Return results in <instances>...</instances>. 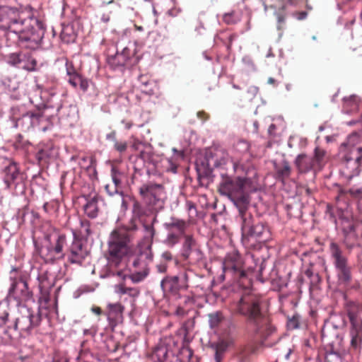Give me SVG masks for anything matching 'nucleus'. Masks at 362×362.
<instances>
[{
  "mask_svg": "<svg viewBox=\"0 0 362 362\" xmlns=\"http://www.w3.org/2000/svg\"><path fill=\"white\" fill-rule=\"evenodd\" d=\"M133 216L130 226L127 228H117L111 234L108 241V250L106 255L110 264L117 267L122 259L129 252L130 237L129 230L137 228L136 219H141L145 214L146 210L137 200H134L132 206Z\"/></svg>",
  "mask_w": 362,
  "mask_h": 362,
  "instance_id": "f257e3e1",
  "label": "nucleus"
},
{
  "mask_svg": "<svg viewBox=\"0 0 362 362\" xmlns=\"http://www.w3.org/2000/svg\"><path fill=\"white\" fill-rule=\"evenodd\" d=\"M16 13L14 9L0 6V29L7 31L6 40L11 43H18L20 46L30 49H36L42 39V33L25 32L24 21H18L13 17Z\"/></svg>",
  "mask_w": 362,
  "mask_h": 362,
  "instance_id": "f03ea898",
  "label": "nucleus"
},
{
  "mask_svg": "<svg viewBox=\"0 0 362 362\" xmlns=\"http://www.w3.org/2000/svg\"><path fill=\"white\" fill-rule=\"evenodd\" d=\"M334 212V207L327 204L326 214L336 223L337 228L341 231L346 247L351 249L357 245L358 241V228L359 221L354 216L349 208L345 209H337L338 219L335 218Z\"/></svg>",
  "mask_w": 362,
  "mask_h": 362,
  "instance_id": "7ed1b4c3",
  "label": "nucleus"
},
{
  "mask_svg": "<svg viewBox=\"0 0 362 362\" xmlns=\"http://www.w3.org/2000/svg\"><path fill=\"white\" fill-rule=\"evenodd\" d=\"M262 298L250 291L245 290L238 300L231 303L235 314L245 317L251 326H259L265 316L262 311Z\"/></svg>",
  "mask_w": 362,
  "mask_h": 362,
  "instance_id": "20e7f679",
  "label": "nucleus"
},
{
  "mask_svg": "<svg viewBox=\"0 0 362 362\" xmlns=\"http://www.w3.org/2000/svg\"><path fill=\"white\" fill-rule=\"evenodd\" d=\"M241 220L242 242L250 247L255 243H266L271 239L269 228L262 223H255L253 216L246 210L240 214Z\"/></svg>",
  "mask_w": 362,
  "mask_h": 362,
  "instance_id": "39448f33",
  "label": "nucleus"
},
{
  "mask_svg": "<svg viewBox=\"0 0 362 362\" xmlns=\"http://www.w3.org/2000/svg\"><path fill=\"white\" fill-rule=\"evenodd\" d=\"M247 180L242 177L226 178L219 185V192L228 198L238 208L239 214L247 210L249 195L245 191Z\"/></svg>",
  "mask_w": 362,
  "mask_h": 362,
  "instance_id": "423d86ee",
  "label": "nucleus"
},
{
  "mask_svg": "<svg viewBox=\"0 0 362 362\" xmlns=\"http://www.w3.org/2000/svg\"><path fill=\"white\" fill-rule=\"evenodd\" d=\"M34 245L36 252L39 255L47 259L63 258V248L66 244V237L64 234L56 233L54 234H47L45 236L43 245H40L38 242L34 240Z\"/></svg>",
  "mask_w": 362,
  "mask_h": 362,
  "instance_id": "0eeeda50",
  "label": "nucleus"
},
{
  "mask_svg": "<svg viewBox=\"0 0 362 362\" xmlns=\"http://www.w3.org/2000/svg\"><path fill=\"white\" fill-rule=\"evenodd\" d=\"M223 270L225 275L231 276L245 288H247L251 286V279L247 271L245 269L243 259L239 253L233 252L226 256L223 262Z\"/></svg>",
  "mask_w": 362,
  "mask_h": 362,
  "instance_id": "6e6552de",
  "label": "nucleus"
},
{
  "mask_svg": "<svg viewBox=\"0 0 362 362\" xmlns=\"http://www.w3.org/2000/svg\"><path fill=\"white\" fill-rule=\"evenodd\" d=\"M139 193L150 209L158 211L164 207L167 193L163 185L148 182L139 188Z\"/></svg>",
  "mask_w": 362,
  "mask_h": 362,
  "instance_id": "1a4fd4ad",
  "label": "nucleus"
},
{
  "mask_svg": "<svg viewBox=\"0 0 362 362\" xmlns=\"http://www.w3.org/2000/svg\"><path fill=\"white\" fill-rule=\"evenodd\" d=\"M152 261L153 254L150 246L129 258V262L134 269V272L130 277L133 282H140L148 275L149 264Z\"/></svg>",
  "mask_w": 362,
  "mask_h": 362,
  "instance_id": "9d476101",
  "label": "nucleus"
},
{
  "mask_svg": "<svg viewBox=\"0 0 362 362\" xmlns=\"http://www.w3.org/2000/svg\"><path fill=\"white\" fill-rule=\"evenodd\" d=\"M341 155L340 172L348 180L359 174L362 160V147L351 149Z\"/></svg>",
  "mask_w": 362,
  "mask_h": 362,
  "instance_id": "9b49d317",
  "label": "nucleus"
},
{
  "mask_svg": "<svg viewBox=\"0 0 362 362\" xmlns=\"http://www.w3.org/2000/svg\"><path fill=\"white\" fill-rule=\"evenodd\" d=\"M329 251L337 270L339 280L344 284L349 283L351 279V273L347 258L343 255L339 245L334 242L330 243Z\"/></svg>",
  "mask_w": 362,
  "mask_h": 362,
  "instance_id": "f8f14e48",
  "label": "nucleus"
},
{
  "mask_svg": "<svg viewBox=\"0 0 362 362\" xmlns=\"http://www.w3.org/2000/svg\"><path fill=\"white\" fill-rule=\"evenodd\" d=\"M41 314L38 312L34 313L30 309L25 310L18 317L14 324V331H19L21 336H26L31 331L38 327L41 322Z\"/></svg>",
  "mask_w": 362,
  "mask_h": 362,
  "instance_id": "ddd939ff",
  "label": "nucleus"
},
{
  "mask_svg": "<svg viewBox=\"0 0 362 362\" xmlns=\"http://www.w3.org/2000/svg\"><path fill=\"white\" fill-rule=\"evenodd\" d=\"M182 257L189 264H196L203 259V253L197 240L192 235H185L182 247Z\"/></svg>",
  "mask_w": 362,
  "mask_h": 362,
  "instance_id": "4468645a",
  "label": "nucleus"
},
{
  "mask_svg": "<svg viewBox=\"0 0 362 362\" xmlns=\"http://www.w3.org/2000/svg\"><path fill=\"white\" fill-rule=\"evenodd\" d=\"M74 240L69 249L68 259L72 264H81L87 257L88 252L81 241L76 238L74 233Z\"/></svg>",
  "mask_w": 362,
  "mask_h": 362,
  "instance_id": "2eb2a0df",
  "label": "nucleus"
},
{
  "mask_svg": "<svg viewBox=\"0 0 362 362\" xmlns=\"http://www.w3.org/2000/svg\"><path fill=\"white\" fill-rule=\"evenodd\" d=\"M253 332L258 336L263 343L276 333V327L270 323L269 318L264 317V322H261L259 326L252 325Z\"/></svg>",
  "mask_w": 362,
  "mask_h": 362,
  "instance_id": "dca6fc26",
  "label": "nucleus"
},
{
  "mask_svg": "<svg viewBox=\"0 0 362 362\" xmlns=\"http://www.w3.org/2000/svg\"><path fill=\"white\" fill-rule=\"evenodd\" d=\"M345 308L351 326L356 327V325H362V318L361 317L362 306L356 302L348 301L346 303Z\"/></svg>",
  "mask_w": 362,
  "mask_h": 362,
  "instance_id": "f3484780",
  "label": "nucleus"
},
{
  "mask_svg": "<svg viewBox=\"0 0 362 362\" xmlns=\"http://www.w3.org/2000/svg\"><path fill=\"white\" fill-rule=\"evenodd\" d=\"M160 287L165 293L173 295L179 293L182 290L180 285V277L178 276H166L160 282Z\"/></svg>",
  "mask_w": 362,
  "mask_h": 362,
  "instance_id": "a211bd4d",
  "label": "nucleus"
},
{
  "mask_svg": "<svg viewBox=\"0 0 362 362\" xmlns=\"http://www.w3.org/2000/svg\"><path fill=\"white\" fill-rule=\"evenodd\" d=\"M362 137V128L358 131L352 132L347 137L346 142L343 143L340 146V153H346L351 149H356L358 148V144L361 141Z\"/></svg>",
  "mask_w": 362,
  "mask_h": 362,
  "instance_id": "6ab92c4d",
  "label": "nucleus"
},
{
  "mask_svg": "<svg viewBox=\"0 0 362 362\" xmlns=\"http://www.w3.org/2000/svg\"><path fill=\"white\" fill-rule=\"evenodd\" d=\"M4 182L6 185V189H10L19 175V169L15 162H10L4 170Z\"/></svg>",
  "mask_w": 362,
  "mask_h": 362,
  "instance_id": "aec40b11",
  "label": "nucleus"
},
{
  "mask_svg": "<svg viewBox=\"0 0 362 362\" xmlns=\"http://www.w3.org/2000/svg\"><path fill=\"white\" fill-rule=\"evenodd\" d=\"M107 319L110 324L115 325L117 322L122 318V314L124 307L119 303H109L107 305Z\"/></svg>",
  "mask_w": 362,
  "mask_h": 362,
  "instance_id": "412c9836",
  "label": "nucleus"
},
{
  "mask_svg": "<svg viewBox=\"0 0 362 362\" xmlns=\"http://www.w3.org/2000/svg\"><path fill=\"white\" fill-rule=\"evenodd\" d=\"M295 165L300 173H305L310 170L316 171L312 158L306 154H299L296 160Z\"/></svg>",
  "mask_w": 362,
  "mask_h": 362,
  "instance_id": "4be33fe9",
  "label": "nucleus"
},
{
  "mask_svg": "<svg viewBox=\"0 0 362 362\" xmlns=\"http://www.w3.org/2000/svg\"><path fill=\"white\" fill-rule=\"evenodd\" d=\"M311 158L316 171L321 170L329 159L326 151L320 147L315 148L314 155Z\"/></svg>",
  "mask_w": 362,
  "mask_h": 362,
  "instance_id": "5701e85b",
  "label": "nucleus"
},
{
  "mask_svg": "<svg viewBox=\"0 0 362 362\" xmlns=\"http://www.w3.org/2000/svg\"><path fill=\"white\" fill-rule=\"evenodd\" d=\"M233 344V340L230 338L224 339L219 341L215 346V360L216 362H221L224 353L228 347Z\"/></svg>",
  "mask_w": 362,
  "mask_h": 362,
  "instance_id": "b1692460",
  "label": "nucleus"
},
{
  "mask_svg": "<svg viewBox=\"0 0 362 362\" xmlns=\"http://www.w3.org/2000/svg\"><path fill=\"white\" fill-rule=\"evenodd\" d=\"M317 264L322 266V260L318 258L317 264L310 263L309 267L305 271V274L310 279V284L313 285L317 284L321 281L319 272L316 269Z\"/></svg>",
  "mask_w": 362,
  "mask_h": 362,
  "instance_id": "393cba45",
  "label": "nucleus"
},
{
  "mask_svg": "<svg viewBox=\"0 0 362 362\" xmlns=\"http://www.w3.org/2000/svg\"><path fill=\"white\" fill-rule=\"evenodd\" d=\"M68 82L71 86H73L75 88L79 86L81 90H83V92H86L89 87L88 80L84 78L78 72L69 77Z\"/></svg>",
  "mask_w": 362,
  "mask_h": 362,
  "instance_id": "a878e982",
  "label": "nucleus"
},
{
  "mask_svg": "<svg viewBox=\"0 0 362 362\" xmlns=\"http://www.w3.org/2000/svg\"><path fill=\"white\" fill-rule=\"evenodd\" d=\"M276 177L277 179L284 181L288 178L291 173V168L288 162L284 160L279 164H275L274 165Z\"/></svg>",
  "mask_w": 362,
  "mask_h": 362,
  "instance_id": "bb28decb",
  "label": "nucleus"
},
{
  "mask_svg": "<svg viewBox=\"0 0 362 362\" xmlns=\"http://www.w3.org/2000/svg\"><path fill=\"white\" fill-rule=\"evenodd\" d=\"M165 227L168 231L173 230L176 233L185 235L187 223L185 221L173 218L170 222L166 223Z\"/></svg>",
  "mask_w": 362,
  "mask_h": 362,
  "instance_id": "cd10ccee",
  "label": "nucleus"
},
{
  "mask_svg": "<svg viewBox=\"0 0 362 362\" xmlns=\"http://www.w3.org/2000/svg\"><path fill=\"white\" fill-rule=\"evenodd\" d=\"M351 346L354 349H358L362 342V325L351 327L350 329Z\"/></svg>",
  "mask_w": 362,
  "mask_h": 362,
  "instance_id": "c85d7f7f",
  "label": "nucleus"
},
{
  "mask_svg": "<svg viewBox=\"0 0 362 362\" xmlns=\"http://www.w3.org/2000/svg\"><path fill=\"white\" fill-rule=\"evenodd\" d=\"M348 195L351 197L362 199V188H351L349 190L339 188V194L336 199L337 201L344 199L346 202Z\"/></svg>",
  "mask_w": 362,
  "mask_h": 362,
  "instance_id": "c756f323",
  "label": "nucleus"
},
{
  "mask_svg": "<svg viewBox=\"0 0 362 362\" xmlns=\"http://www.w3.org/2000/svg\"><path fill=\"white\" fill-rule=\"evenodd\" d=\"M45 110L46 107H43L35 112H28L23 116V118L28 117L31 119L32 125L37 124L42 119L48 118V116L45 115Z\"/></svg>",
  "mask_w": 362,
  "mask_h": 362,
  "instance_id": "7c9ffc66",
  "label": "nucleus"
},
{
  "mask_svg": "<svg viewBox=\"0 0 362 362\" xmlns=\"http://www.w3.org/2000/svg\"><path fill=\"white\" fill-rule=\"evenodd\" d=\"M38 279L40 281L39 287L42 294L40 299H43L45 302H47L49 300L48 289L51 288L53 284L48 282L47 278L45 275H40Z\"/></svg>",
  "mask_w": 362,
  "mask_h": 362,
  "instance_id": "2f4dec72",
  "label": "nucleus"
},
{
  "mask_svg": "<svg viewBox=\"0 0 362 362\" xmlns=\"http://www.w3.org/2000/svg\"><path fill=\"white\" fill-rule=\"evenodd\" d=\"M84 211L91 218H94L98 216V207L96 198L94 197L87 202L84 206Z\"/></svg>",
  "mask_w": 362,
  "mask_h": 362,
  "instance_id": "473e14b6",
  "label": "nucleus"
},
{
  "mask_svg": "<svg viewBox=\"0 0 362 362\" xmlns=\"http://www.w3.org/2000/svg\"><path fill=\"white\" fill-rule=\"evenodd\" d=\"M116 292L119 294H127L133 298L134 303L135 298H137L140 293V291L137 288L127 287L124 284H119L116 286Z\"/></svg>",
  "mask_w": 362,
  "mask_h": 362,
  "instance_id": "72a5a7b5",
  "label": "nucleus"
},
{
  "mask_svg": "<svg viewBox=\"0 0 362 362\" xmlns=\"http://www.w3.org/2000/svg\"><path fill=\"white\" fill-rule=\"evenodd\" d=\"M241 19V13L239 11L233 10L223 15L222 20L227 25H234Z\"/></svg>",
  "mask_w": 362,
  "mask_h": 362,
  "instance_id": "f704fd0d",
  "label": "nucleus"
},
{
  "mask_svg": "<svg viewBox=\"0 0 362 362\" xmlns=\"http://www.w3.org/2000/svg\"><path fill=\"white\" fill-rule=\"evenodd\" d=\"M52 153L53 148L49 146H46L37 151L36 158L40 163H47L52 157Z\"/></svg>",
  "mask_w": 362,
  "mask_h": 362,
  "instance_id": "c9c22d12",
  "label": "nucleus"
},
{
  "mask_svg": "<svg viewBox=\"0 0 362 362\" xmlns=\"http://www.w3.org/2000/svg\"><path fill=\"white\" fill-rule=\"evenodd\" d=\"M157 221L156 216H154L151 223H143V226L145 231V238L148 240L151 243L153 241V237L156 234V230L153 227V224Z\"/></svg>",
  "mask_w": 362,
  "mask_h": 362,
  "instance_id": "e433bc0d",
  "label": "nucleus"
},
{
  "mask_svg": "<svg viewBox=\"0 0 362 362\" xmlns=\"http://www.w3.org/2000/svg\"><path fill=\"white\" fill-rule=\"evenodd\" d=\"M125 57H124L122 54H119V52H117L114 56L109 57L108 62L110 65L114 68L124 66L127 62Z\"/></svg>",
  "mask_w": 362,
  "mask_h": 362,
  "instance_id": "4c0bfd02",
  "label": "nucleus"
},
{
  "mask_svg": "<svg viewBox=\"0 0 362 362\" xmlns=\"http://www.w3.org/2000/svg\"><path fill=\"white\" fill-rule=\"evenodd\" d=\"M168 348L165 345H160L155 348L153 357L159 362H163L168 356Z\"/></svg>",
  "mask_w": 362,
  "mask_h": 362,
  "instance_id": "58836bf2",
  "label": "nucleus"
},
{
  "mask_svg": "<svg viewBox=\"0 0 362 362\" xmlns=\"http://www.w3.org/2000/svg\"><path fill=\"white\" fill-rule=\"evenodd\" d=\"M26 55L23 54V56L18 53H12L8 56V63L13 66H18L19 67L21 66V64L23 63L24 59H25Z\"/></svg>",
  "mask_w": 362,
  "mask_h": 362,
  "instance_id": "ea45409f",
  "label": "nucleus"
},
{
  "mask_svg": "<svg viewBox=\"0 0 362 362\" xmlns=\"http://www.w3.org/2000/svg\"><path fill=\"white\" fill-rule=\"evenodd\" d=\"M209 322L211 328L217 327L223 320V316L221 312H216L209 315Z\"/></svg>",
  "mask_w": 362,
  "mask_h": 362,
  "instance_id": "a19ab883",
  "label": "nucleus"
},
{
  "mask_svg": "<svg viewBox=\"0 0 362 362\" xmlns=\"http://www.w3.org/2000/svg\"><path fill=\"white\" fill-rule=\"evenodd\" d=\"M79 235L84 238H87L90 234V223L88 220H82L80 222Z\"/></svg>",
  "mask_w": 362,
  "mask_h": 362,
  "instance_id": "79ce46f5",
  "label": "nucleus"
},
{
  "mask_svg": "<svg viewBox=\"0 0 362 362\" xmlns=\"http://www.w3.org/2000/svg\"><path fill=\"white\" fill-rule=\"evenodd\" d=\"M168 234L164 241V243L169 247H173L175 245L179 243L180 236L182 235L176 233L171 230L168 231Z\"/></svg>",
  "mask_w": 362,
  "mask_h": 362,
  "instance_id": "37998d69",
  "label": "nucleus"
},
{
  "mask_svg": "<svg viewBox=\"0 0 362 362\" xmlns=\"http://www.w3.org/2000/svg\"><path fill=\"white\" fill-rule=\"evenodd\" d=\"M358 107L356 97L354 95H351L349 98H344V108L346 110V111L355 110Z\"/></svg>",
  "mask_w": 362,
  "mask_h": 362,
  "instance_id": "c03bdc74",
  "label": "nucleus"
},
{
  "mask_svg": "<svg viewBox=\"0 0 362 362\" xmlns=\"http://www.w3.org/2000/svg\"><path fill=\"white\" fill-rule=\"evenodd\" d=\"M191 271L189 269H185L182 272H180L179 275H177L180 277V285L181 286L182 290H187L189 288V273Z\"/></svg>",
  "mask_w": 362,
  "mask_h": 362,
  "instance_id": "a18cd8bd",
  "label": "nucleus"
},
{
  "mask_svg": "<svg viewBox=\"0 0 362 362\" xmlns=\"http://www.w3.org/2000/svg\"><path fill=\"white\" fill-rule=\"evenodd\" d=\"M275 15L277 18V21L279 23V29H280V25L285 23L286 19V6H281L276 13Z\"/></svg>",
  "mask_w": 362,
  "mask_h": 362,
  "instance_id": "49530a36",
  "label": "nucleus"
},
{
  "mask_svg": "<svg viewBox=\"0 0 362 362\" xmlns=\"http://www.w3.org/2000/svg\"><path fill=\"white\" fill-rule=\"evenodd\" d=\"M325 362H343L341 356L337 352L326 354Z\"/></svg>",
  "mask_w": 362,
  "mask_h": 362,
  "instance_id": "de8ad7c7",
  "label": "nucleus"
},
{
  "mask_svg": "<svg viewBox=\"0 0 362 362\" xmlns=\"http://www.w3.org/2000/svg\"><path fill=\"white\" fill-rule=\"evenodd\" d=\"M65 67H66V74L69 76V78L73 76L74 74H77L78 71H77L76 68L75 67L74 63L72 61L65 59Z\"/></svg>",
  "mask_w": 362,
  "mask_h": 362,
  "instance_id": "09e8293b",
  "label": "nucleus"
},
{
  "mask_svg": "<svg viewBox=\"0 0 362 362\" xmlns=\"http://www.w3.org/2000/svg\"><path fill=\"white\" fill-rule=\"evenodd\" d=\"M25 58H28V62L23 64H22L21 68L29 71L35 70V67L37 65L36 60L35 59L31 58L30 56H26Z\"/></svg>",
  "mask_w": 362,
  "mask_h": 362,
  "instance_id": "8fccbe9b",
  "label": "nucleus"
},
{
  "mask_svg": "<svg viewBox=\"0 0 362 362\" xmlns=\"http://www.w3.org/2000/svg\"><path fill=\"white\" fill-rule=\"evenodd\" d=\"M127 141H119L115 139L114 148L119 153H122L125 152L127 149Z\"/></svg>",
  "mask_w": 362,
  "mask_h": 362,
  "instance_id": "3c124183",
  "label": "nucleus"
},
{
  "mask_svg": "<svg viewBox=\"0 0 362 362\" xmlns=\"http://www.w3.org/2000/svg\"><path fill=\"white\" fill-rule=\"evenodd\" d=\"M287 327L288 329H294L299 327V317L298 315H293L289 318L287 322Z\"/></svg>",
  "mask_w": 362,
  "mask_h": 362,
  "instance_id": "603ef678",
  "label": "nucleus"
},
{
  "mask_svg": "<svg viewBox=\"0 0 362 362\" xmlns=\"http://www.w3.org/2000/svg\"><path fill=\"white\" fill-rule=\"evenodd\" d=\"M120 173L115 168L112 169V179L115 186V191L117 190V188L120 186L121 185V180L119 178Z\"/></svg>",
  "mask_w": 362,
  "mask_h": 362,
  "instance_id": "864d4df0",
  "label": "nucleus"
},
{
  "mask_svg": "<svg viewBox=\"0 0 362 362\" xmlns=\"http://www.w3.org/2000/svg\"><path fill=\"white\" fill-rule=\"evenodd\" d=\"M8 317V313L6 309L0 305V327L5 325Z\"/></svg>",
  "mask_w": 362,
  "mask_h": 362,
  "instance_id": "5fc2aeb1",
  "label": "nucleus"
},
{
  "mask_svg": "<svg viewBox=\"0 0 362 362\" xmlns=\"http://www.w3.org/2000/svg\"><path fill=\"white\" fill-rule=\"evenodd\" d=\"M60 37L62 39V40L66 43H69L71 41H74V36L71 35H69L66 33V30H64L61 34H60Z\"/></svg>",
  "mask_w": 362,
  "mask_h": 362,
  "instance_id": "6e6d98bb",
  "label": "nucleus"
},
{
  "mask_svg": "<svg viewBox=\"0 0 362 362\" xmlns=\"http://www.w3.org/2000/svg\"><path fill=\"white\" fill-rule=\"evenodd\" d=\"M97 329L92 327L90 329H86L83 330L84 335H90L91 337H94L96 334Z\"/></svg>",
  "mask_w": 362,
  "mask_h": 362,
  "instance_id": "4d7b16f0",
  "label": "nucleus"
},
{
  "mask_svg": "<svg viewBox=\"0 0 362 362\" xmlns=\"http://www.w3.org/2000/svg\"><path fill=\"white\" fill-rule=\"evenodd\" d=\"M119 54H122L124 57H126L125 59L128 62L132 54L131 50L129 48L124 47L121 52H119Z\"/></svg>",
  "mask_w": 362,
  "mask_h": 362,
  "instance_id": "13d9d810",
  "label": "nucleus"
},
{
  "mask_svg": "<svg viewBox=\"0 0 362 362\" xmlns=\"http://www.w3.org/2000/svg\"><path fill=\"white\" fill-rule=\"evenodd\" d=\"M156 269L159 273H165L167 272L168 266L165 263H160L156 265Z\"/></svg>",
  "mask_w": 362,
  "mask_h": 362,
  "instance_id": "bf43d9fd",
  "label": "nucleus"
},
{
  "mask_svg": "<svg viewBox=\"0 0 362 362\" xmlns=\"http://www.w3.org/2000/svg\"><path fill=\"white\" fill-rule=\"evenodd\" d=\"M197 117L202 121H206L209 118V115L204 111H199L197 112Z\"/></svg>",
  "mask_w": 362,
  "mask_h": 362,
  "instance_id": "052dcab7",
  "label": "nucleus"
},
{
  "mask_svg": "<svg viewBox=\"0 0 362 362\" xmlns=\"http://www.w3.org/2000/svg\"><path fill=\"white\" fill-rule=\"evenodd\" d=\"M161 257L165 261H170L173 259V255L170 251H165L162 253Z\"/></svg>",
  "mask_w": 362,
  "mask_h": 362,
  "instance_id": "680f3d73",
  "label": "nucleus"
},
{
  "mask_svg": "<svg viewBox=\"0 0 362 362\" xmlns=\"http://www.w3.org/2000/svg\"><path fill=\"white\" fill-rule=\"evenodd\" d=\"M298 20H303L306 18L308 13L305 11L296 12L293 14Z\"/></svg>",
  "mask_w": 362,
  "mask_h": 362,
  "instance_id": "e2e57ef3",
  "label": "nucleus"
},
{
  "mask_svg": "<svg viewBox=\"0 0 362 362\" xmlns=\"http://www.w3.org/2000/svg\"><path fill=\"white\" fill-rule=\"evenodd\" d=\"M91 311L97 315H100L102 314V309L98 306H93L91 308Z\"/></svg>",
  "mask_w": 362,
  "mask_h": 362,
  "instance_id": "0e129e2a",
  "label": "nucleus"
},
{
  "mask_svg": "<svg viewBox=\"0 0 362 362\" xmlns=\"http://www.w3.org/2000/svg\"><path fill=\"white\" fill-rule=\"evenodd\" d=\"M18 284V281L16 280L13 281V282L11 284L10 289H9V292L10 293H14L15 292V291L17 288Z\"/></svg>",
  "mask_w": 362,
  "mask_h": 362,
  "instance_id": "69168bd1",
  "label": "nucleus"
},
{
  "mask_svg": "<svg viewBox=\"0 0 362 362\" xmlns=\"http://www.w3.org/2000/svg\"><path fill=\"white\" fill-rule=\"evenodd\" d=\"M175 314L178 316H184L185 315V311L182 308L178 307L175 310Z\"/></svg>",
  "mask_w": 362,
  "mask_h": 362,
  "instance_id": "338daca9",
  "label": "nucleus"
},
{
  "mask_svg": "<svg viewBox=\"0 0 362 362\" xmlns=\"http://www.w3.org/2000/svg\"><path fill=\"white\" fill-rule=\"evenodd\" d=\"M139 79L141 81V83L144 86H147L149 83V81L146 76H141Z\"/></svg>",
  "mask_w": 362,
  "mask_h": 362,
  "instance_id": "774afa93",
  "label": "nucleus"
}]
</instances>
